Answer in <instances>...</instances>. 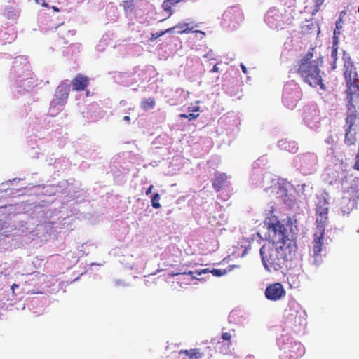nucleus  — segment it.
<instances>
[{
	"mask_svg": "<svg viewBox=\"0 0 359 359\" xmlns=\"http://www.w3.org/2000/svg\"><path fill=\"white\" fill-rule=\"evenodd\" d=\"M176 4H177V2L175 1L174 0H165L163 2L162 7L163 10L167 13L168 16L171 15L172 7Z\"/></svg>",
	"mask_w": 359,
	"mask_h": 359,
	"instance_id": "obj_24",
	"label": "nucleus"
},
{
	"mask_svg": "<svg viewBox=\"0 0 359 359\" xmlns=\"http://www.w3.org/2000/svg\"><path fill=\"white\" fill-rule=\"evenodd\" d=\"M188 110L189 111L196 112L200 110V107L198 106L189 107Z\"/></svg>",
	"mask_w": 359,
	"mask_h": 359,
	"instance_id": "obj_35",
	"label": "nucleus"
},
{
	"mask_svg": "<svg viewBox=\"0 0 359 359\" xmlns=\"http://www.w3.org/2000/svg\"><path fill=\"white\" fill-rule=\"evenodd\" d=\"M285 295V290L280 283L270 284L265 290L266 297L271 301L279 300Z\"/></svg>",
	"mask_w": 359,
	"mask_h": 359,
	"instance_id": "obj_7",
	"label": "nucleus"
},
{
	"mask_svg": "<svg viewBox=\"0 0 359 359\" xmlns=\"http://www.w3.org/2000/svg\"><path fill=\"white\" fill-rule=\"evenodd\" d=\"M358 232H359V230H358Z\"/></svg>",
	"mask_w": 359,
	"mask_h": 359,
	"instance_id": "obj_50",
	"label": "nucleus"
},
{
	"mask_svg": "<svg viewBox=\"0 0 359 359\" xmlns=\"http://www.w3.org/2000/svg\"><path fill=\"white\" fill-rule=\"evenodd\" d=\"M125 121H129L130 120V118L129 116H125L123 118Z\"/></svg>",
	"mask_w": 359,
	"mask_h": 359,
	"instance_id": "obj_41",
	"label": "nucleus"
},
{
	"mask_svg": "<svg viewBox=\"0 0 359 359\" xmlns=\"http://www.w3.org/2000/svg\"><path fill=\"white\" fill-rule=\"evenodd\" d=\"M345 142L348 145H353L356 142V133H352V130H345Z\"/></svg>",
	"mask_w": 359,
	"mask_h": 359,
	"instance_id": "obj_22",
	"label": "nucleus"
},
{
	"mask_svg": "<svg viewBox=\"0 0 359 359\" xmlns=\"http://www.w3.org/2000/svg\"><path fill=\"white\" fill-rule=\"evenodd\" d=\"M358 11L359 12V6H358Z\"/></svg>",
	"mask_w": 359,
	"mask_h": 359,
	"instance_id": "obj_49",
	"label": "nucleus"
},
{
	"mask_svg": "<svg viewBox=\"0 0 359 359\" xmlns=\"http://www.w3.org/2000/svg\"><path fill=\"white\" fill-rule=\"evenodd\" d=\"M346 82V94L348 102L353 107L359 104V86L356 81Z\"/></svg>",
	"mask_w": 359,
	"mask_h": 359,
	"instance_id": "obj_8",
	"label": "nucleus"
},
{
	"mask_svg": "<svg viewBox=\"0 0 359 359\" xmlns=\"http://www.w3.org/2000/svg\"><path fill=\"white\" fill-rule=\"evenodd\" d=\"M238 316V313L236 311H232L230 313L229 316V320L230 323H234L236 321V318Z\"/></svg>",
	"mask_w": 359,
	"mask_h": 359,
	"instance_id": "obj_30",
	"label": "nucleus"
},
{
	"mask_svg": "<svg viewBox=\"0 0 359 359\" xmlns=\"http://www.w3.org/2000/svg\"><path fill=\"white\" fill-rule=\"evenodd\" d=\"M89 85V79L86 76L82 74L76 75L72 80V90L74 91H82Z\"/></svg>",
	"mask_w": 359,
	"mask_h": 359,
	"instance_id": "obj_11",
	"label": "nucleus"
},
{
	"mask_svg": "<svg viewBox=\"0 0 359 359\" xmlns=\"http://www.w3.org/2000/svg\"><path fill=\"white\" fill-rule=\"evenodd\" d=\"M297 72L302 80L310 86L313 88L319 86L320 89L326 90V86L320 75V70L316 63L299 62Z\"/></svg>",
	"mask_w": 359,
	"mask_h": 359,
	"instance_id": "obj_3",
	"label": "nucleus"
},
{
	"mask_svg": "<svg viewBox=\"0 0 359 359\" xmlns=\"http://www.w3.org/2000/svg\"><path fill=\"white\" fill-rule=\"evenodd\" d=\"M18 285H17L16 283H13L11 287V289L12 290L13 292H14V290L15 288H18Z\"/></svg>",
	"mask_w": 359,
	"mask_h": 359,
	"instance_id": "obj_38",
	"label": "nucleus"
},
{
	"mask_svg": "<svg viewBox=\"0 0 359 359\" xmlns=\"http://www.w3.org/2000/svg\"><path fill=\"white\" fill-rule=\"evenodd\" d=\"M153 187H154L153 185H150L149 186V187L146 191V194L147 195H149V194H150L151 193Z\"/></svg>",
	"mask_w": 359,
	"mask_h": 359,
	"instance_id": "obj_37",
	"label": "nucleus"
},
{
	"mask_svg": "<svg viewBox=\"0 0 359 359\" xmlns=\"http://www.w3.org/2000/svg\"><path fill=\"white\" fill-rule=\"evenodd\" d=\"M327 214H328V208L318 205L316 211V231H320L321 229L325 232V224L327 220Z\"/></svg>",
	"mask_w": 359,
	"mask_h": 359,
	"instance_id": "obj_9",
	"label": "nucleus"
},
{
	"mask_svg": "<svg viewBox=\"0 0 359 359\" xmlns=\"http://www.w3.org/2000/svg\"><path fill=\"white\" fill-rule=\"evenodd\" d=\"M342 13H345L344 11H342L341 13L339 18L337 19V20L336 22V26H335V29H334V33H333V41L336 40L337 41H338L339 36L341 34L340 30L342 28V25H341V23H342L341 14Z\"/></svg>",
	"mask_w": 359,
	"mask_h": 359,
	"instance_id": "obj_20",
	"label": "nucleus"
},
{
	"mask_svg": "<svg viewBox=\"0 0 359 359\" xmlns=\"http://www.w3.org/2000/svg\"><path fill=\"white\" fill-rule=\"evenodd\" d=\"M198 116H199V114H194L192 113V114H187V118L189 119V121H191V120H194L196 118H198Z\"/></svg>",
	"mask_w": 359,
	"mask_h": 359,
	"instance_id": "obj_34",
	"label": "nucleus"
},
{
	"mask_svg": "<svg viewBox=\"0 0 359 359\" xmlns=\"http://www.w3.org/2000/svg\"><path fill=\"white\" fill-rule=\"evenodd\" d=\"M38 4H40L43 7H48V4L46 2V0H34Z\"/></svg>",
	"mask_w": 359,
	"mask_h": 359,
	"instance_id": "obj_33",
	"label": "nucleus"
},
{
	"mask_svg": "<svg viewBox=\"0 0 359 359\" xmlns=\"http://www.w3.org/2000/svg\"><path fill=\"white\" fill-rule=\"evenodd\" d=\"M295 252L296 246L291 242L282 244L269 243L264 245L260 249L262 263L269 272L286 267L287 262L292 260Z\"/></svg>",
	"mask_w": 359,
	"mask_h": 359,
	"instance_id": "obj_1",
	"label": "nucleus"
},
{
	"mask_svg": "<svg viewBox=\"0 0 359 359\" xmlns=\"http://www.w3.org/2000/svg\"><path fill=\"white\" fill-rule=\"evenodd\" d=\"M194 32H197V33H201L203 35H205V32H202V31H200V30H195V31H193Z\"/></svg>",
	"mask_w": 359,
	"mask_h": 359,
	"instance_id": "obj_44",
	"label": "nucleus"
},
{
	"mask_svg": "<svg viewBox=\"0 0 359 359\" xmlns=\"http://www.w3.org/2000/svg\"><path fill=\"white\" fill-rule=\"evenodd\" d=\"M213 350L210 346H204L189 350H181L180 354L185 355L189 359H201L204 357L210 358L212 355Z\"/></svg>",
	"mask_w": 359,
	"mask_h": 359,
	"instance_id": "obj_6",
	"label": "nucleus"
},
{
	"mask_svg": "<svg viewBox=\"0 0 359 359\" xmlns=\"http://www.w3.org/2000/svg\"><path fill=\"white\" fill-rule=\"evenodd\" d=\"M210 272L212 273V274L213 276L219 277V276L225 275L227 271L225 269L222 270V269H213Z\"/></svg>",
	"mask_w": 359,
	"mask_h": 359,
	"instance_id": "obj_29",
	"label": "nucleus"
},
{
	"mask_svg": "<svg viewBox=\"0 0 359 359\" xmlns=\"http://www.w3.org/2000/svg\"><path fill=\"white\" fill-rule=\"evenodd\" d=\"M52 9L54 11H55V12H59L60 11V9L57 7L55 6H52Z\"/></svg>",
	"mask_w": 359,
	"mask_h": 359,
	"instance_id": "obj_42",
	"label": "nucleus"
},
{
	"mask_svg": "<svg viewBox=\"0 0 359 359\" xmlns=\"http://www.w3.org/2000/svg\"><path fill=\"white\" fill-rule=\"evenodd\" d=\"M174 29H177V32L178 34H184V33H189L192 31V27H189V23H179L178 25L174 26L172 28L168 29L164 32H158V37L163 35L165 32H171Z\"/></svg>",
	"mask_w": 359,
	"mask_h": 359,
	"instance_id": "obj_16",
	"label": "nucleus"
},
{
	"mask_svg": "<svg viewBox=\"0 0 359 359\" xmlns=\"http://www.w3.org/2000/svg\"><path fill=\"white\" fill-rule=\"evenodd\" d=\"M337 49H338V41L336 40L333 41V45L332 46L331 56L334 59V62L337 60Z\"/></svg>",
	"mask_w": 359,
	"mask_h": 359,
	"instance_id": "obj_26",
	"label": "nucleus"
},
{
	"mask_svg": "<svg viewBox=\"0 0 359 359\" xmlns=\"http://www.w3.org/2000/svg\"><path fill=\"white\" fill-rule=\"evenodd\" d=\"M324 235L325 232L321 229L320 231H315L313 234V256L317 257L320 255L322 251V247L324 243Z\"/></svg>",
	"mask_w": 359,
	"mask_h": 359,
	"instance_id": "obj_10",
	"label": "nucleus"
},
{
	"mask_svg": "<svg viewBox=\"0 0 359 359\" xmlns=\"http://www.w3.org/2000/svg\"><path fill=\"white\" fill-rule=\"evenodd\" d=\"M75 33V30H70L67 26H64L63 25H62L61 28L57 31V34L60 37L65 40V43H67V39L73 36Z\"/></svg>",
	"mask_w": 359,
	"mask_h": 359,
	"instance_id": "obj_17",
	"label": "nucleus"
},
{
	"mask_svg": "<svg viewBox=\"0 0 359 359\" xmlns=\"http://www.w3.org/2000/svg\"><path fill=\"white\" fill-rule=\"evenodd\" d=\"M151 204L154 208H157V194H154L152 196Z\"/></svg>",
	"mask_w": 359,
	"mask_h": 359,
	"instance_id": "obj_31",
	"label": "nucleus"
},
{
	"mask_svg": "<svg viewBox=\"0 0 359 359\" xmlns=\"http://www.w3.org/2000/svg\"><path fill=\"white\" fill-rule=\"evenodd\" d=\"M344 76L346 81H357V73L353 62L350 60L344 63Z\"/></svg>",
	"mask_w": 359,
	"mask_h": 359,
	"instance_id": "obj_13",
	"label": "nucleus"
},
{
	"mask_svg": "<svg viewBox=\"0 0 359 359\" xmlns=\"http://www.w3.org/2000/svg\"><path fill=\"white\" fill-rule=\"evenodd\" d=\"M231 269H232V266H229V270H228V271H231Z\"/></svg>",
	"mask_w": 359,
	"mask_h": 359,
	"instance_id": "obj_46",
	"label": "nucleus"
},
{
	"mask_svg": "<svg viewBox=\"0 0 359 359\" xmlns=\"http://www.w3.org/2000/svg\"><path fill=\"white\" fill-rule=\"evenodd\" d=\"M290 309H286L285 311V315L288 321L292 322L294 320V323H296L297 318L298 316H300V314L299 313V311L295 309L296 307H299V306L296 304L295 302L291 303L289 305Z\"/></svg>",
	"mask_w": 359,
	"mask_h": 359,
	"instance_id": "obj_15",
	"label": "nucleus"
},
{
	"mask_svg": "<svg viewBox=\"0 0 359 359\" xmlns=\"http://www.w3.org/2000/svg\"><path fill=\"white\" fill-rule=\"evenodd\" d=\"M207 271H208V269H203V270H201V271H196V273L198 275H201L202 273H205Z\"/></svg>",
	"mask_w": 359,
	"mask_h": 359,
	"instance_id": "obj_39",
	"label": "nucleus"
},
{
	"mask_svg": "<svg viewBox=\"0 0 359 359\" xmlns=\"http://www.w3.org/2000/svg\"><path fill=\"white\" fill-rule=\"evenodd\" d=\"M312 57H313V53H312V51L309 50L304 55V57L299 61V62L314 63L313 62L311 61Z\"/></svg>",
	"mask_w": 359,
	"mask_h": 359,
	"instance_id": "obj_27",
	"label": "nucleus"
},
{
	"mask_svg": "<svg viewBox=\"0 0 359 359\" xmlns=\"http://www.w3.org/2000/svg\"><path fill=\"white\" fill-rule=\"evenodd\" d=\"M241 69H242V71L243 72V73L246 74L247 73L246 67L243 64L241 65Z\"/></svg>",
	"mask_w": 359,
	"mask_h": 359,
	"instance_id": "obj_40",
	"label": "nucleus"
},
{
	"mask_svg": "<svg viewBox=\"0 0 359 359\" xmlns=\"http://www.w3.org/2000/svg\"><path fill=\"white\" fill-rule=\"evenodd\" d=\"M357 198H351L348 196H344L340 202V209L344 214H348L357 207Z\"/></svg>",
	"mask_w": 359,
	"mask_h": 359,
	"instance_id": "obj_12",
	"label": "nucleus"
},
{
	"mask_svg": "<svg viewBox=\"0 0 359 359\" xmlns=\"http://www.w3.org/2000/svg\"><path fill=\"white\" fill-rule=\"evenodd\" d=\"M194 273V272L192 271H189L188 273H186V272H184L183 274H189V275H191Z\"/></svg>",
	"mask_w": 359,
	"mask_h": 359,
	"instance_id": "obj_45",
	"label": "nucleus"
},
{
	"mask_svg": "<svg viewBox=\"0 0 359 359\" xmlns=\"http://www.w3.org/2000/svg\"><path fill=\"white\" fill-rule=\"evenodd\" d=\"M219 72V68L217 67V64L215 65L214 67H212V70H211V72Z\"/></svg>",
	"mask_w": 359,
	"mask_h": 359,
	"instance_id": "obj_36",
	"label": "nucleus"
},
{
	"mask_svg": "<svg viewBox=\"0 0 359 359\" xmlns=\"http://www.w3.org/2000/svg\"><path fill=\"white\" fill-rule=\"evenodd\" d=\"M281 359H297L304 354V346L297 341L287 338V343L280 348Z\"/></svg>",
	"mask_w": 359,
	"mask_h": 359,
	"instance_id": "obj_4",
	"label": "nucleus"
},
{
	"mask_svg": "<svg viewBox=\"0 0 359 359\" xmlns=\"http://www.w3.org/2000/svg\"><path fill=\"white\" fill-rule=\"evenodd\" d=\"M4 15L8 19H17L20 15V10L12 6H7L4 11Z\"/></svg>",
	"mask_w": 359,
	"mask_h": 359,
	"instance_id": "obj_18",
	"label": "nucleus"
},
{
	"mask_svg": "<svg viewBox=\"0 0 359 359\" xmlns=\"http://www.w3.org/2000/svg\"><path fill=\"white\" fill-rule=\"evenodd\" d=\"M221 338L223 341H226L227 346H225L224 349H222L221 352L224 355H227L230 352L229 347L231 346V339L232 338V334L231 332H222Z\"/></svg>",
	"mask_w": 359,
	"mask_h": 359,
	"instance_id": "obj_19",
	"label": "nucleus"
},
{
	"mask_svg": "<svg viewBox=\"0 0 359 359\" xmlns=\"http://www.w3.org/2000/svg\"><path fill=\"white\" fill-rule=\"evenodd\" d=\"M274 208L273 206L271 207L270 210H266V219L264 224L267 226L269 236L273 240L274 244H282L283 243H289L292 241L288 238L287 230L284 224L278 219L277 217L273 215Z\"/></svg>",
	"mask_w": 359,
	"mask_h": 359,
	"instance_id": "obj_2",
	"label": "nucleus"
},
{
	"mask_svg": "<svg viewBox=\"0 0 359 359\" xmlns=\"http://www.w3.org/2000/svg\"><path fill=\"white\" fill-rule=\"evenodd\" d=\"M154 273H152L151 275L149 276L147 279H145V282L147 284L149 283H155L156 278L154 277Z\"/></svg>",
	"mask_w": 359,
	"mask_h": 359,
	"instance_id": "obj_32",
	"label": "nucleus"
},
{
	"mask_svg": "<svg viewBox=\"0 0 359 359\" xmlns=\"http://www.w3.org/2000/svg\"><path fill=\"white\" fill-rule=\"evenodd\" d=\"M180 118H187V114H181L180 115Z\"/></svg>",
	"mask_w": 359,
	"mask_h": 359,
	"instance_id": "obj_43",
	"label": "nucleus"
},
{
	"mask_svg": "<svg viewBox=\"0 0 359 359\" xmlns=\"http://www.w3.org/2000/svg\"><path fill=\"white\" fill-rule=\"evenodd\" d=\"M69 88L67 81H62L55 89L51 105L56 107L66 104L69 97Z\"/></svg>",
	"mask_w": 359,
	"mask_h": 359,
	"instance_id": "obj_5",
	"label": "nucleus"
},
{
	"mask_svg": "<svg viewBox=\"0 0 359 359\" xmlns=\"http://www.w3.org/2000/svg\"><path fill=\"white\" fill-rule=\"evenodd\" d=\"M228 182V176L225 173L215 175L212 180V187L217 191H220Z\"/></svg>",
	"mask_w": 359,
	"mask_h": 359,
	"instance_id": "obj_14",
	"label": "nucleus"
},
{
	"mask_svg": "<svg viewBox=\"0 0 359 359\" xmlns=\"http://www.w3.org/2000/svg\"><path fill=\"white\" fill-rule=\"evenodd\" d=\"M155 100L152 98H147L142 100L140 103V107L144 110H148L150 109H153L155 106Z\"/></svg>",
	"mask_w": 359,
	"mask_h": 359,
	"instance_id": "obj_23",
	"label": "nucleus"
},
{
	"mask_svg": "<svg viewBox=\"0 0 359 359\" xmlns=\"http://www.w3.org/2000/svg\"><path fill=\"white\" fill-rule=\"evenodd\" d=\"M165 18L161 19L159 21H163Z\"/></svg>",
	"mask_w": 359,
	"mask_h": 359,
	"instance_id": "obj_48",
	"label": "nucleus"
},
{
	"mask_svg": "<svg viewBox=\"0 0 359 359\" xmlns=\"http://www.w3.org/2000/svg\"><path fill=\"white\" fill-rule=\"evenodd\" d=\"M283 201L288 206H292L294 204L295 200L292 198L290 196L285 193V196L283 198Z\"/></svg>",
	"mask_w": 359,
	"mask_h": 359,
	"instance_id": "obj_28",
	"label": "nucleus"
},
{
	"mask_svg": "<svg viewBox=\"0 0 359 359\" xmlns=\"http://www.w3.org/2000/svg\"><path fill=\"white\" fill-rule=\"evenodd\" d=\"M121 281H116L117 285H120Z\"/></svg>",
	"mask_w": 359,
	"mask_h": 359,
	"instance_id": "obj_47",
	"label": "nucleus"
},
{
	"mask_svg": "<svg viewBox=\"0 0 359 359\" xmlns=\"http://www.w3.org/2000/svg\"><path fill=\"white\" fill-rule=\"evenodd\" d=\"M357 118V115L355 113H351L350 114H348L346 118V125H345V130H352L353 126L355 123V121Z\"/></svg>",
	"mask_w": 359,
	"mask_h": 359,
	"instance_id": "obj_21",
	"label": "nucleus"
},
{
	"mask_svg": "<svg viewBox=\"0 0 359 359\" xmlns=\"http://www.w3.org/2000/svg\"><path fill=\"white\" fill-rule=\"evenodd\" d=\"M313 10H312L311 14H312V15H314L320 10V7L323 4L325 0H313Z\"/></svg>",
	"mask_w": 359,
	"mask_h": 359,
	"instance_id": "obj_25",
	"label": "nucleus"
}]
</instances>
